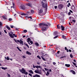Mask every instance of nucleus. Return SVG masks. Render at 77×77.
<instances>
[{"label":"nucleus","mask_w":77,"mask_h":77,"mask_svg":"<svg viewBox=\"0 0 77 77\" xmlns=\"http://www.w3.org/2000/svg\"><path fill=\"white\" fill-rule=\"evenodd\" d=\"M42 3L43 8H47V4H46L45 5V3L43 2V1H42Z\"/></svg>","instance_id":"nucleus-1"},{"label":"nucleus","mask_w":77,"mask_h":77,"mask_svg":"<svg viewBox=\"0 0 77 77\" xmlns=\"http://www.w3.org/2000/svg\"><path fill=\"white\" fill-rule=\"evenodd\" d=\"M13 33H14V32H13L8 33V34H9V35L11 38H14V36H13Z\"/></svg>","instance_id":"nucleus-2"},{"label":"nucleus","mask_w":77,"mask_h":77,"mask_svg":"<svg viewBox=\"0 0 77 77\" xmlns=\"http://www.w3.org/2000/svg\"><path fill=\"white\" fill-rule=\"evenodd\" d=\"M46 26L45 25H44L42 27V30L43 31H45L47 29V27H45Z\"/></svg>","instance_id":"nucleus-3"},{"label":"nucleus","mask_w":77,"mask_h":77,"mask_svg":"<svg viewBox=\"0 0 77 77\" xmlns=\"http://www.w3.org/2000/svg\"><path fill=\"white\" fill-rule=\"evenodd\" d=\"M33 68H36L38 69L39 68H42V67H41V66H35L34 65H33Z\"/></svg>","instance_id":"nucleus-4"},{"label":"nucleus","mask_w":77,"mask_h":77,"mask_svg":"<svg viewBox=\"0 0 77 77\" xmlns=\"http://www.w3.org/2000/svg\"><path fill=\"white\" fill-rule=\"evenodd\" d=\"M39 25L41 26H47V27L48 26V24L44 23H40L39 24Z\"/></svg>","instance_id":"nucleus-5"},{"label":"nucleus","mask_w":77,"mask_h":77,"mask_svg":"<svg viewBox=\"0 0 77 77\" xmlns=\"http://www.w3.org/2000/svg\"><path fill=\"white\" fill-rule=\"evenodd\" d=\"M21 8L23 10H24L26 9V7L23 5H21L20 7V9Z\"/></svg>","instance_id":"nucleus-6"},{"label":"nucleus","mask_w":77,"mask_h":77,"mask_svg":"<svg viewBox=\"0 0 77 77\" xmlns=\"http://www.w3.org/2000/svg\"><path fill=\"white\" fill-rule=\"evenodd\" d=\"M61 28L62 30L64 31L65 30V27L62 25L61 26Z\"/></svg>","instance_id":"nucleus-7"},{"label":"nucleus","mask_w":77,"mask_h":77,"mask_svg":"<svg viewBox=\"0 0 77 77\" xmlns=\"http://www.w3.org/2000/svg\"><path fill=\"white\" fill-rule=\"evenodd\" d=\"M12 4L13 5V6H11V8H13V9H14L15 8V4L14 2L12 3Z\"/></svg>","instance_id":"nucleus-8"},{"label":"nucleus","mask_w":77,"mask_h":77,"mask_svg":"<svg viewBox=\"0 0 77 77\" xmlns=\"http://www.w3.org/2000/svg\"><path fill=\"white\" fill-rule=\"evenodd\" d=\"M57 27L58 29H60V28H61V26L59 25H57Z\"/></svg>","instance_id":"nucleus-9"},{"label":"nucleus","mask_w":77,"mask_h":77,"mask_svg":"<svg viewBox=\"0 0 77 77\" xmlns=\"http://www.w3.org/2000/svg\"><path fill=\"white\" fill-rule=\"evenodd\" d=\"M39 14H41V13H42V12H43V10H42V9H41L39 10Z\"/></svg>","instance_id":"nucleus-10"},{"label":"nucleus","mask_w":77,"mask_h":77,"mask_svg":"<svg viewBox=\"0 0 77 77\" xmlns=\"http://www.w3.org/2000/svg\"><path fill=\"white\" fill-rule=\"evenodd\" d=\"M22 71L21 70H20V72H26V70H25V69H24V68H23L22 69Z\"/></svg>","instance_id":"nucleus-11"},{"label":"nucleus","mask_w":77,"mask_h":77,"mask_svg":"<svg viewBox=\"0 0 77 77\" xmlns=\"http://www.w3.org/2000/svg\"><path fill=\"white\" fill-rule=\"evenodd\" d=\"M35 73H36L37 74H39L40 73L39 71V70H35Z\"/></svg>","instance_id":"nucleus-12"},{"label":"nucleus","mask_w":77,"mask_h":77,"mask_svg":"<svg viewBox=\"0 0 77 77\" xmlns=\"http://www.w3.org/2000/svg\"><path fill=\"white\" fill-rule=\"evenodd\" d=\"M29 72L31 74H33V71L31 70H29Z\"/></svg>","instance_id":"nucleus-13"},{"label":"nucleus","mask_w":77,"mask_h":77,"mask_svg":"<svg viewBox=\"0 0 77 77\" xmlns=\"http://www.w3.org/2000/svg\"><path fill=\"white\" fill-rule=\"evenodd\" d=\"M1 68L2 69H4V70H5V69H8V68H7V67L5 68L3 67H1Z\"/></svg>","instance_id":"nucleus-14"},{"label":"nucleus","mask_w":77,"mask_h":77,"mask_svg":"<svg viewBox=\"0 0 77 77\" xmlns=\"http://www.w3.org/2000/svg\"><path fill=\"white\" fill-rule=\"evenodd\" d=\"M27 5L28 6H30V7H32V4H30L29 3L27 4Z\"/></svg>","instance_id":"nucleus-15"},{"label":"nucleus","mask_w":77,"mask_h":77,"mask_svg":"<svg viewBox=\"0 0 77 77\" xmlns=\"http://www.w3.org/2000/svg\"><path fill=\"white\" fill-rule=\"evenodd\" d=\"M2 17L3 18V19L4 20H7V18L6 17V16H2Z\"/></svg>","instance_id":"nucleus-16"},{"label":"nucleus","mask_w":77,"mask_h":77,"mask_svg":"<svg viewBox=\"0 0 77 77\" xmlns=\"http://www.w3.org/2000/svg\"><path fill=\"white\" fill-rule=\"evenodd\" d=\"M26 54H29V55H31V54H32L30 52H29L27 51H26Z\"/></svg>","instance_id":"nucleus-17"},{"label":"nucleus","mask_w":77,"mask_h":77,"mask_svg":"<svg viewBox=\"0 0 77 77\" xmlns=\"http://www.w3.org/2000/svg\"><path fill=\"white\" fill-rule=\"evenodd\" d=\"M71 72L73 74H75V72L74 70H71Z\"/></svg>","instance_id":"nucleus-18"},{"label":"nucleus","mask_w":77,"mask_h":77,"mask_svg":"<svg viewBox=\"0 0 77 77\" xmlns=\"http://www.w3.org/2000/svg\"><path fill=\"white\" fill-rule=\"evenodd\" d=\"M6 27L8 30H11V28H10L8 26H7Z\"/></svg>","instance_id":"nucleus-19"},{"label":"nucleus","mask_w":77,"mask_h":77,"mask_svg":"<svg viewBox=\"0 0 77 77\" xmlns=\"http://www.w3.org/2000/svg\"><path fill=\"white\" fill-rule=\"evenodd\" d=\"M65 65L66 66H67V67H69V66H70V65L69 64H66Z\"/></svg>","instance_id":"nucleus-20"},{"label":"nucleus","mask_w":77,"mask_h":77,"mask_svg":"<svg viewBox=\"0 0 77 77\" xmlns=\"http://www.w3.org/2000/svg\"><path fill=\"white\" fill-rule=\"evenodd\" d=\"M31 41V40L30 39V38H27V42H30V41Z\"/></svg>","instance_id":"nucleus-21"},{"label":"nucleus","mask_w":77,"mask_h":77,"mask_svg":"<svg viewBox=\"0 0 77 77\" xmlns=\"http://www.w3.org/2000/svg\"><path fill=\"white\" fill-rule=\"evenodd\" d=\"M35 44L36 46H39V44L38 43H35Z\"/></svg>","instance_id":"nucleus-22"},{"label":"nucleus","mask_w":77,"mask_h":77,"mask_svg":"<svg viewBox=\"0 0 77 77\" xmlns=\"http://www.w3.org/2000/svg\"><path fill=\"white\" fill-rule=\"evenodd\" d=\"M22 73H23L24 74H28V73L27 72H22Z\"/></svg>","instance_id":"nucleus-23"},{"label":"nucleus","mask_w":77,"mask_h":77,"mask_svg":"<svg viewBox=\"0 0 77 77\" xmlns=\"http://www.w3.org/2000/svg\"><path fill=\"white\" fill-rule=\"evenodd\" d=\"M20 44H23V41H22L21 40H20Z\"/></svg>","instance_id":"nucleus-24"},{"label":"nucleus","mask_w":77,"mask_h":77,"mask_svg":"<svg viewBox=\"0 0 77 77\" xmlns=\"http://www.w3.org/2000/svg\"><path fill=\"white\" fill-rule=\"evenodd\" d=\"M50 74V73L49 72H47V74H46V75H48Z\"/></svg>","instance_id":"nucleus-25"},{"label":"nucleus","mask_w":77,"mask_h":77,"mask_svg":"<svg viewBox=\"0 0 77 77\" xmlns=\"http://www.w3.org/2000/svg\"><path fill=\"white\" fill-rule=\"evenodd\" d=\"M7 74L8 75V77H11V75H10V74H9L7 73Z\"/></svg>","instance_id":"nucleus-26"},{"label":"nucleus","mask_w":77,"mask_h":77,"mask_svg":"<svg viewBox=\"0 0 77 77\" xmlns=\"http://www.w3.org/2000/svg\"><path fill=\"white\" fill-rule=\"evenodd\" d=\"M35 75H36V77H40V75H38V74H36Z\"/></svg>","instance_id":"nucleus-27"},{"label":"nucleus","mask_w":77,"mask_h":77,"mask_svg":"<svg viewBox=\"0 0 77 77\" xmlns=\"http://www.w3.org/2000/svg\"><path fill=\"white\" fill-rule=\"evenodd\" d=\"M65 50H66L67 52H69L68 50L67 49V48H66V47H65Z\"/></svg>","instance_id":"nucleus-28"},{"label":"nucleus","mask_w":77,"mask_h":77,"mask_svg":"<svg viewBox=\"0 0 77 77\" xmlns=\"http://www.w3.org/2000/svg\"><path fill=\"white\" fill-rule=\"evenodd\" d=\"M41 57L42 59L43 60H45V59L42 57V56H41Z\"/></svg>","instance_id":"nucleus-29"},{"label":"nucleus","mask_w":77,"mask_h":77,"mask_svg":"<svg viewBox=\"0 0 77 77\" xmlns=\"http://www.w3.org/2000/svg\"><path fill=\"white\" fill-rule=\"evenodd\" d=\"M62 38H63V39H66V38L65 37V35H62Z\"/></svg>","instance_id":"nucleus-30"},{"label":"nucleus","mask_w":77,"mask_h":77,"mask_svg":"<svg viewBox=\"0 0 77 77\" xmlns=\"http://www.w3.org/2000/svg\"><path fill=\"white\" fill-rule=\"evenodd\" d=\"M17 48L18 50H19L20 51H21V50L20 49V48H19L18 47H17Z\"/></svg>","instance_id":"nucleus-31"},{"label":"nucleus","mask_w":77,"mask_h":77,"mask_svg":"<svg viewBox=\"0 0 77 77\" xmlns=\"http://www.w3.org/2000/svg\"><path fill=\"white\" fill-rule=\"evenodd\" d=\"M71 9L72 10H74V7H72Z\"/></svg>","instance_id":"nucleus-32"},{"label":"nucleus","mask_w":77,"mask_h":77,"mask_svg":"<svg viewBox=\"0 0 77 77\" xmlns=\"http://www.w3.org/2000/svg\"><path fill=\"white\" fill-rule=\"evenodd\" d=\"M58 37V35H57L56 36H55V37H54V39H56V38H57Z\"/></svg>","instance_id":"nucleus-33"},{"label":"nucleus","mask_w":77,"mask_h":77,"mask_svg":"<svg viewBox=\"0 0 77 77\" xmlns=\"http://www.w3.org/2000/svg\"><path fill=\"white\" fill-rule=\"evenodd\" d=\"M31 13H32V14L34 13V11L32 10H31Z\"/></svg>","instance_id":"nucleus-34"},{"label":"nucleus","mask_w":77,"mask_h":77,"mask_svg":"<svg viewBox=\"0 0 77 77\" xmlns=\"http://www.w3.org/2000/svg\"><path fill=\"white\" fill-rule=\"evenodd\" d=\"M7 60H9L10 59V58H9V57H7L6 58Z\"/></svg>","instance_id":"nucleus-35"},{"label":"nucleus","mask_w":77,"mask_h":77,"mask_svg":"<svg viewBox=\"0 0 77 77\" xmlns=\"http://www.w3.org/2000/svg\"><path fill=\"white\" fill-rule=\"evenodd\" d=\"M72 63L74 65H75V66H76V63H74V62H72Z\"/></svg>","instance_id":"nucleus-36"},{"label":"nucleus","mask_w":77,"mask_h":77,"mask_svg":"<svg viewBox=\"0 0 77 77\" xmlns=\"http://www.w3.org/2000/svg\"><path fill=\"white\" fill-rule=\"evenodd\" d=\"M70 57H71V58H72L73 57V56H72V55L71 54L70 55Z\"/></svg>","instance_id":"nucleus-37"},{"label":"nucleus","mask_w":77,"mask_h":77,"mask_svg":"<svg viewBox=\"0 0 77 77\" xmlns=\"http://www.w3.org/2000/svg\"><path fill=\"white\" fill-rule=\"evenodd\" d=\"M21 15H26V14H25L24 13H22L21 14Z\"/></svg>","instance_id":"nucleus-38"},{"label":"nucleus","mask_w":77,"mask_h":77,"mask_svg":"<svg viewBox=\"0 0 77 77\" xmlns=\"http://www.w3.org/2000/svg\"><path fill=\"white\" fill-rule=\"evenodd\" d=\"M13 40H14V41H15V42H16V43H17V41L16 39H14Z\"/></svg>","instance_id":"nucleus-39"},{"label":"nucleus","mask_w":77,"mask_h":77,"mask_svg":"<svg viewBox=\"0 0 77 77\" xmlns=\"http://www.w3.org/2000/svg\"><path fill=\"white\" fill-rule=\"evenodd\" d=\"M37 57H38V59H41V57H40L39 56H37Z\"/></svg>","instance_id":"nucleus-40"},{"label":"nucleus","mask_w":77,"mask_h":77,"mask_svg":"<svg viewBox=\"0 0 77 77\" xmlns=\"http://www.w3.org/2000/svg\"><path fill=\"white\" fill-rule=\"evenodd\" d=\"M29 75H30L31 76V77H32V74H31V73H29Z\"/></svg>","instance_id":"nucleus-41"},{"label":"nucleus","mask_w":77,"mask_h":77,"mask_svg":"<svg viewBox=\"0 0 77 77\" xmlns=\"http://www.w3.org/2000/svg\"><path fill=\"white\" fill-rule=\"evenodd\" d=\"M24 32H25V33H26V32H27V30H24L23 31Z\"/></svg>","instance_id":"nucleus-42"},{"label":"nucleus","mask_w":77,"mask_h":77,"mask_svg":"<svg viewBox=\"0 0 77 77\" xmlns=\"http://www.w3.org/2000/svg\"><path fill=\"white\" fill-rule=\"evenodd\" d=\"M11 28H14V26L12 25H11L10 26Z\"/></svg>","instance_id":"nucleus-43"},{"label":"nucleus","mask_w":77,"mask_h":77,"mask_svg":"<svg viewBox=\"0 0 77 77\" xmlns=\"http://www.w3.org/2000/svg\"><path fill=\"white\" fill-rule=\"evenodd\" d=\"M53 65H56V63H55L54 62H53Z\"/></svg>","instance_id":"nucleus-44"},{"label":"nucleus","mask_w":77,"mask_h":77,"mask_svg":"<svg viewBox=\"0 0 77 77\" xmlns=\"http://www.w3.org/2000/svg\"><path fill=\"white\" fill-rule=\"evenodd\" d=\"M4 32H5V33H7V32H6V31L5 30H4Z\"/></svg>","instance_id":"nucleus-45"},{"label":"nucleus","mask_w":77,"mask_h":77,"mask_svg":"<svg viewBox=\"0 0 77 77\" xmlns=\"http://www.w3.org/2000/svg\"><path fill=\"white\" fill-rule=\"evenodd\" d=\"M12 19L11 18H10L9 19V20L10 21H12Z\"/></svg>","instance_id":"nucleus-46"},{"label":"nucleus","mask_w":77,"mask_h":77,"mask_svg":"<svg viewBox=\"0 0 77 77\" xmlns=\"http://www.w3.org/2000/svg\"><path fill=\"white\" fill-rule=\"evenodd\" d=\"M45 69L46 70V71H48V69H47V68H45Z\"/></svg>","instance_id":"nucleus-47"},{"label":"nucleus","mask_w":77,"mask_h":77,"mask_svg":"<svg viewBox=\"0 0 77 77\" xmlns=\"http://www.w3.org/2000/svg\"><path fill=\"white\" fill-rule=\"evenodd\" d=\"M17 42H20V40H17Z\"/></svg>","instance_id":"nucleus-48"},{"label":"nucleus","mask_w":77,"mask_h":77,"mask_svg":"<svg viewBox=\"0 0 77 77\" xmlns=\"http://www.w3.org/2000/svg\"><path fill=\"white\" fill-rule=\"evenodd\" d=\"M26 46L27 47H28V48H29V45H28L26 44Z\"/></svg>","instance_id":"nucleus-49"},{"label":"nucleus","mask_w":77,"mask_h":77,"mask_svg":"<svg viewBox=\"0 0 77 77\" xmlns=\"http://www.w3.org/2000/svg\"><path fill=\"white\" fill-rule=\"evenodd\" d=\"M30 42L31 43V44H33V42H32V41H30Z\"/></svg>","instance_id":"nucleus-50"},{"label":"nucleus","mask_w":77,"mask_h":77,"mask_svg":"<svg viewBox=\"0 0 77 77\" xmlns=\"http://www.w3.org/2000/svg\"><path fill=\"white\" fill-rule=\"evenodd\" d=\"M28 14H29V15H31V13H30V12L29 11L28 12Z\"/></svg>","instance_id":"nucleus-51"},{"label":"nucleus","mask_w":77,"mask_h":77,"mask_svg":"<svg viewBox=\"0 0 77 77\" xmlns=\"http://www.w3.org/2000/svg\"><path fill=\"white\" fill-rule=\"evenodd\" d=\"M22 57L23 58H25V56H23Z\"/></svg>","instance_id":"nucleus-52"},{"label":"nucleus","mask_w":77,"mask_h":77,"mask_svg":"<svg viewBox=\"0 0 77 77\" xmlns=\"http://www.w3.org/2000/svg\"><path fill=\"white\" fill-rule=\"evenodd\" d=\"M72 21L73 22H74V23H75V20H72Z\"/></svg>","instance_id":"nucleus-53"},{"label":"nucleus","mask_w":77,"mask_h":77,"mask_svg":"<svg viewBox=\"0 0 77 77\" xmlns=\"http://www.w3.org/2000/svg\"><path fill=\"white\" fill-rule=\"evenodd\" d=\"M2 23L0 22V26H2Z\"/></svg>","instance_id":"nucleus-54"},{"label":"nucleus","mask_w":77,"mask_h":77,"mask_svg":"<svg viewBox=\"0 0 77 77\" xmlns=\"http://www.w3.org/2000/svg\"><path fill=\"white\" fill-rule=\"evenodd\" d=\"M57 53H58V54H59V53H60V51H58L57 52Z\"/></svg>","instance_id":"nucleus-55"},{"label":"nucleus","mask_w":77,"mask_h":77,"mask_svg":"<svg viewBox=\"0 0 77 77\" xmlns=\"http://www.w3.org/2000/svg\"><path fill=\"white\" fill-rule=\"evenodd\" d=\"M28 18H30V19H32V17H29Z\"/></svg>","instance_id":"nucleus-56"},{"label":"nucleus","mask_w":77,"mask_h":77,"mask_svg":"<svg viewBox=\"0 0 77 77\" xmlns=\"http://www.w3.org/2000/svg\"><path fill=\"white\" fill-rule=\"evenodd\" d=\"M69 52H71V51H72L71 50H69Z\"/></svg>","instance_id":"nucleus-57"},{"label":"nucleus","mask_w":77,"mask_h":77,"mask_svg":"<svg viewBox=\"0 0 77 77\" xmlns=\"http://www.w3.org/2000/svg\"><path fill=\"white\" fill-rule=\"evenodd\" d=\"M68 14V15H71V13H70V12H69Z\"/></svg>","instance_id":"nucleus-58"},{"label":"nucleus","mask_w":77,"mask_h":77,"mask_svg":"<svg viewBox=\"0 0 77 77\" xmlns=\"http://www.w3.org/2000/svg\"><path fill=\"white\" fill-rule=\"evenodd\" d=\"M54 8L55 9H56L57 8V6H55Z\"/></svg>","instance_id":"nucleus-59"},{"label":"nucleus","mask_w":77,"mask_h":77,"mask_svg":"<svg viewBox=\"0 0 77 77\" xmlns=\"http://www.w3.org/2000/svg\"><path fill=\"white\" fill-rule=\"evenodd\" d=\"M74 62H76V60H74Z\"/></svg>","instance_id":"nucleus-60"},{"label":"nucleus","mask_w":77,"mask_h":77,"mask_svg":"<svg viewBox=\"0 0 77 77\" xmlns=\"http://www.w3.org/2000/svg\"><path fill=\"white\" fill-rule=\"evenodd\" d=\"M36 77V76L35 75H34L33 76V77Z\"/></svg>","instance_id":"nucleus-61"},{"label":"nucleus","mask_w":77,"mask_h":77,"mask_svg":"<svg viewBox=\"0 0 77 77\" xmlns=\"http://www.w3.org/2000/svg\"><path fill=\"white\" fill-rule=\"evenodd\" d=\"M15 37V38H17V35H16L14 36Z\"/></svg>","instance_id":"nucleus-62"},{"label":"nucleus","mask_w":77,"mask_h":77,"mask_svg":"<svg viewBox=\"0 0 77 77\" xmlns=\"http://www.w3.org/2000/svg\"><path fill=\"white\" fill-rule=\"evenodd\" d=\"M70 12H71V13H72V11L71 10H70Z\"/></svg>","instance_id":"nucleus-63"},{"label":"nucleus","mask_w":77,"mask_h":77,"mask_svg":"<svg viewBox=\"0 0 77 77\" xmlns=\"http://www.w3.org/2000/svg\"><path fill=\"white\" fill-rule=\"evenodd\" d=\"M37 63L38 65H40V63Z\"/></svg>","instance_id":"nucleus-64"}]
</instances>
